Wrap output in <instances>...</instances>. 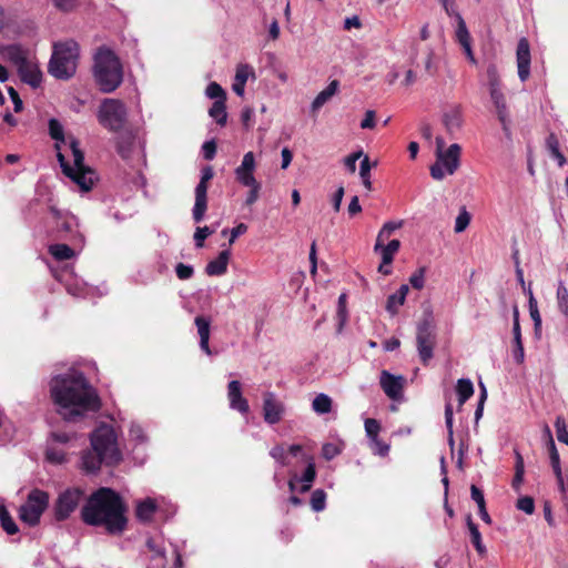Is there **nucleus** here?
<instances>
[{"label": "nucleus", "instance_id": "1", "mask_svg": "<svg viewBox=\"0 0 568 568\" xmlns=\"http://www.w3.org/2000/svg\"><path fill=\"white\" fill-rule=\"evenodd\" d=\"M50 394L57 413L67 422H78L101 407V399L93 386L80 372L52 378Z\"/></svg>", "mask_w": 568, "mask_h": 568}, {"label": "nucleus", "instance_id": "2", "mask_svg": "<svg viewBox=\"0 0 568 568\" xmlns=\"http://www.w3.org/2000/svg\"><path fill=\"white\" fill-rule=\"evenodd\" d=\"M49 134L55 140L57 158L62 172L71 179L81 191H90L97 180V174L91 168L84 164V154L79 148V142L73 138L65 141L63 126L55 119L49 121Z\"/></svg>", "mask_w": 568, "mask_h": 568}, {"label": "nucleus", "instance_id": "3", "mask_svg": "<svg viewBox=\"0 0 568 568\" xmlns=\"http://www.w3.org/2000/svg\"><path fill=\"white\" fill-rule=\"evenodd\" d=\"M125 507L110 488H100L90 496L81 510L82 520L91 526H104L111 534L122 532L126 525Z\"/></svg>", "mask_w": 568, "mask_h": 568}, {"label": "nucleus", "instance_id": "4", "mask_svg": "<svg viewBox=\"0 0 568 568\" xmlns=\"http://www.w3.org/2000/svg\"><path fill=\"white\" fill-rule=\"evenodd\" d=\"M91 450L83 453L81 457L82 469L94 473L101 464L114 465L121 460V453L116 444V436L112 427L102 425L91 436Z\"/></svg>", "mask_w": 568, "mask_h": 568}, {"label": "nucleus", "instance_id": "5", "mask_svg": "<svg viewBox=\"0 0 568 568\" xmlns=\"http://www.w3.org/2000/svg\"><path fill=\"white\" fill-rule=\"evenodd\" d=\"M97 118L104 129L113 133H121L116 141L118 152L122 158H128L133 138L125 132L128 110L124 103L116 99H104L99 106Z\"/></svg>", "mask_w": 568, "mask_h": 568}, {"label": "nucleus", "instance_id": "6", "mask_svg": "<svg viewBox=\"0 0 568 568\" xmlns=\"http://www.w3.org/2000/svg\"><path fill=\"white\" fill-rule=\"evenodd\" d=\"M93 77L100 91L111 93L123 81V68L118 55L106 47H100L93 57Z\"/></svg>", "mask_w": 568, "mask_h": 568}, {"label": "nucleus", "instance_id": "7", "mask_svg": "<svg viewBox=\"0 0 568 568\" xmlns=\"http://www.w3.org/2000/svg\"><path fill=\"white\" fill-rule=\"evenodd\" d=\"M79 45L73 40L55 43L49 62V73L61 80L70 79L77 71Z\"/></svg>", "mask_w": 568, "mask_h": 568}, {"label": "nucleus", "instance_id": "8", "mask_svg": "<svg viewBox=\"0 0 568 568\" xmlns=\"http://www.w3.org/2000/svg\"><path fill=\"white\" fill-rule=\"evenodd\" d=\"M445 144L443 136L436 138V162L430 166V175L437 181L443 180L446 174L453 175L460 165V145L453 143L445 149Z\"/></svg>", "mask_w": 568, "mask_h": 568}, {"label": "nucleus", "instance_id": "9", "mask_svg": "<svg viewBox=\"0 0 568 568\" xmlns=\"http://www.w3.org/2000/svg\"><path fill=\"white\" fill-rule=\"evenodd\" d=\"M48 505L49 495L43 490L33 489L29 493L26 503L20 506L19 517L29 526H36Z\"/></svg>", "mask_w": 568, "mask_h": 568}, {"label": "nucleus", "instance_id": "10", "mask_svg": "<svg viewBox=\"0 0 568 568\" xmlns=\"http://www.w3.org/2000/svg\"><path fill=\"white\" fill-rule=\"evenodd\" d=\"M83 499L84 491L80 488H68L60 493L53 506L54 518L59 521L68 519Z\"/></svg>", "mask_w": 568, "mask_h": 568}, {"label": "nucleus", "instance_id": "11", "mask_svg": "<svg viewBox=\"0 0 568 568\" xmlns=\"http://www.w3.org/2000/svg\"><path fill=\"white\" fill-rule=\"evenodd\" d=\"M416 344L422 363L427 365L433 358V351L436 345V332L430 321L425 320L418 324Z\"/></svg>", "mask_w": 568, "mask_h": 568}, {"label": "nucleus", "instance_id": "12", "mask_svg": "<svg viewBox=\"0 0 568 568\" xmlns=\"http://www.w3.org/2000/svg\"><path fill=\"white\" fill-rule=\"evenodd\" d=\"M214 172L211 166H206L202 170V175L199 184L195 187V202L192 210L193 220L196 223L203 221L206 209H207V187L210 180L213 179Z\"/></svg>", "mask_w": 568, "mask_h": 568}, {"label": "nucleus", "instance_id": "13", "mask_svg": "<svg viewBox=\"0 0 568 568\" xmlns=\"http://www.w3.org/2000/svg\"><path fill=\"white\" fill-rule=\"evenodd\" d=\"M440 121L447 134L455 139L464 125V108L459 103L446 104L442 110Z\"/></svg>", "mask_w": 568, "mask_h": 568}, {"label": "nucleus", "instance_id": "14", "mask_svg": "<svg viewBox=\"0 0 568 568\" xmlns=\"http://www.w3.org/2000/svg\"><path fill=\"white\" fill-rule=\"evenodd\" d=\"M285 414V406L276 395L272 392H266L263 395V417L265 423L274 425L281 422Z\"/></svg>", "mask_w": 568, "mask_h": 568}, {"label": "nucleus", "instance_id": "15", "mask_svg": "<svg viewBox=\"0 0 568 568\" xmlns=\"http://www.w3.org/2000/svg\"><path fill=\"white\" fill-rule=\"evenodd\" d=\"M379 384L387 397L393 400L402 398L405 386V378L402 375H393L387 371H382Z\"/></svg>", "mask_w": 568, "mask_h": 568}, {"label": "nucleus", "instance_id": "16", "mask_svg": "<svg viewBox=\"0 0 568 568\" xmlns=\"http://www.w3.org/2000/svg\"><path fill=\"white\" fill-rule=\"evenodd\" d=\"M517 68L518 77L525 82L530 74V48L529 42L526 38H521L517 45Z\"/></svg>", "mask_w": 568, "mask_h": 568}, {"label": "nucleus", "instance_id": "17", "mask_svg": "<svg viewBox=\"0 0 568 568\" xmlns=\"http://www.w3.org/2000/svg\"><path fill=\"white\" fill-rule=\"evenodd\" d=\"M227 399L230 407L241 414H247L250 410L246 398L242 395V385L239 381H231L227 385Z\"/></svg>", "mask_w": 568, "mask_h": 568}, {"label": "nucleus", "instance_id": "18", "mask_svg": "<svg viewBox=\"0 0 568 568\" xmlns=\"http://www.w3.org/2000/svg\"><path fill=\"white\" fill-rule=\"evenodd\" d=\"M18 72L21 77V80L28 83L33 89L40 87L42 82V72L40 71L39 65L34 61L28 59L20 67H18Z\"/></svg>", "mask_w": 568, "mask_h": 568}, {"label": "nucleus", "instance_id": "19", "mask_svg": "<svg viewBox=\"0 0 568 568\" xmlns=\"http://www.w3.org/2000/svg\"><path fill=\"white\" fill-rule=\"evenodd\" d=\"M457 27H456V40L463 48L467 59L470 63L476 64L477 60L474 55L473 49H471V37L470 33L466 27V23L463 19V17H458Z\"/></svg>", "mask_w": 568, "mask_h": 568}, {"label": "nucleus", "instance_id": "20", "mask_svg": "<svg viewBox=\"0 0 568 568\" xmlns=\"http://www.w3.org/2000/svg\"><path fill=\"white\" fill-rule=\"evenodd\" d=\"M231 257V252L229 250H223L220 252L219 256L215 260H212L207 263L205 267V272L210 276H221L226 273L227 264Z\"/></svg>", "mask_w": 568, "mask_h": 568}, {"label": "nucleus", "instance_id": "21", "mask_svg": "<svg viewBox=\"0 0 568 568\" xmlns=\"http://www.w3.org/2000/svg\"><path fill=\"white\" fill-rule=\"evenodd\" d=\"M194 322L200 336V347L205 354L211 355L212 352L209 345L211 321L204 316H196Z\"/></svg>", "mask_w": 568, "mask_h": 568}, {"label": "nucleus", "instance_id": "22", "mask_svg": "<svg viewBox=\"0 0 568 568\" xmlns=\"http://www.w3.org/2000/svg\"><path fill=\"white\" fill-rule=\"evenodd\" d=\"M0 53L17 68L28 60V52L19 44L4 45Z\"/></svg>", "mask_w": 568, "mask_h": 568}, {"label": "nucleus", "instance_id": "23", "mask_svg": "<svg viewBox=\"0 0 568 568\" xmlns=\"http://www.w3.org/2000/svg\"><path fill=\"white\" fill-rule=\"evenodd\" d=\"M339 83L337 80H333L329 84L322 90L313 100L311 110L316 113L325 103H327L338 91Z\"/></svg>", "mask_w": 568, "mask_h": 568}, {"label": "nucleus", "instance_id": "24", "mask_svg": "<svg viewBox=\"0 0 568 568\" xmlns=\"http://www.w3.org/2000/svg\"><path fill=\"white\" fill-rule=\"evenodd\" d=\"M408 292H409L408 285L403 284L396 293L388 296L387 303H386V311L392 316H394L398 313L399 307L405 303Z\"/></svg>", "mask_w": 568, "mask_h": 568}, {"label": "nucleus", "instance_id": "25", "mask_svg": "<svg viewBox=\"0 0 568 568\" xmlns=\"http://www.w3.org/2000/svg\"><path fill=\"white\" fill-rule=\"evenodd\" d=\"M490 99L496 108L498 119L505 125L507 120V104L500 87L489 88Z\"/></svg>", "mask_w": 568, "mask_h": 568}, {"label": "nucleus", "instance_id": "26", "mask_svg": "<svg viewBox=\"0 0 568 568\" xmlns=\"http://www.w3.org/2000/svg\"><path fill=\"white\" fill-rule=\"evenodd\" d=\"M400 242L398 240H390L386 245L385 242H381V246L377 247V242L374 245V252L379 253L384 264H392L395 254L398 252Z\"/></svg>", "mask_w": 568, "mask_h": 568}, {"label": "nucleus", "instance_id": "27", "mask_svg": "<svg viewBox=\"0 0 568 568\" xmlns=\"http://www.w3.org/2000/svg\"><path fill=\"white\" fill-rule=\"evenodd\" d=\"M50 212L57 220L62 219V222L60 224H58L59 231H62L65 233H72L74 231V229L78 226V220L74 215L62 214L59 210H57L53 206L50 207Z\"/></svg>", "mask_w": 568, "mask_h": 568}, {"label": "nucleus", "instance_id": "28", "mask_svg": "<svg viewBox=\"0 0 568 568\" xmlns=\"http://www.w3.org/2000/svg\"><path fill=\"white\" fill-rule=\"evenodd\" d=\"M156 510V503L152 498L139 501L136 505V517L142 521H149Z\"/></svg>", "mask_w": 568, "mask_h": 568}, {"label": "nucleus", "instance_id": "29", "mask_svg": "<svg viewBox=\"0 0 568 568\" xmlns=\"http://www.w3.org/2000/svg\"><path fill=\"white\" fill-rule=\"evenodd\" d=\"M513 357L514 361L519 365L525 361L521 329L517 327H513Z\"/></svg>", "mask_w": 568, "mask_h": 568}, {"label": "nucleus", "instance_id": "30", "mask_svg": "<svg viewBox=\"0 0 568 568\" xmlns=\"http://www.w3.org/2000/svg\"><path fill=\"white\" fill-rule=\"evenodd\" d=\"M456 392L458 395L459 406H463L467 399L474 394V386L470 379L460 378L457 381Z\"/></svg>", "mask_w": 568, "mask_h": 568}, {"label": "nucleus", "instance_id": "31", "mask_svg": "<svg viewBox=\"0 0 568 568\" xmlns=\"http://www.w3.org/2000/svg\"><path fill=\"white\" fill-rule=\"evenodd\" d=\"M548 452H549L551 467L557 477L558 484H559L560 488L564 489V478H562L561 467H560V457H559L557 447L555 445V442L550 443V446H548Z\"/></svg>", "mask_w": 568, "mask_h": 568}, {"label": "nucleus", "instance_id": "32", "mask_svg": "<svg viewBox=\"0 0 568 568\" xmlns=\"http://www.w3.org/2000/svg\"><path fill=\"white\" fill-rule=\"evenodd\" d=\"M315 477H316L315 464L313 463L312 458H308V464H307L306 469L304 470L302 477L297 479L300 483H302L300 491L301 493L308 491L312 487L313 481L315 480Z\"/></svg>", "mask_w": 568, "mask_h": 568}, {"label": "nucleus", "instance_id": "33", "mask_svg": "<svg viewBox=\"0 0 568 568\" xmlns=\"http://www.w3.org/2000/svg\"><path fill=\"white\" fill-rule=\"evenodd\" d=\"M403 221H388L386 222L377 234V247L381 246V242H386L392 234L403 226Z\"/></svg>", "mask_w": 568, "mask_h": 568}, {"label": "nucleus", "instance_id": "34", "mask_svg": "<svg viewBox=\"0 0 568 568\" xmlns=\"http://www.w3.org/2000/svg\"><path fill=\"white\" fill-rule=\"evenodd\" d=\"M209 114L216 121L217 124L222 126L225 125L227 120L225 101L216 100L212 104Z\"/></svg>", "mask_w": 568, "mask_h": 568}, {"label": "nucleus", "instance_id": "35", "mask_svg": "<svg viewBox=\"0 0 568 568\" xmlns=\"http://www.w3.org/2000/svg\"><path fill=\"white\" fill-rule=\"evenodd\" d=\"M377 165V162L371 163L369 158L365 155L361 162L359 176L366 190H372L371 170Z\"/></svg>", "mask_w": 568, "mask_h": 568}, {"label": "nucleus", "instance_id": "36", "mask_svg": "<svg viewBox=\"0 0 568 568\" xmlns=\"http://www.w3.org/2000/svg\"><path fill=\"white\" fill-rule=\"evenodd\" d=\"M0 524L8 535H14L19 530L18 526L16 525L14 520L3 504L0 505Z\"/></svg>", "mask_w": 568, "mask_h": 568}, {"label": "nucleus", "instance_id": "37", "mask_svg": "<svg viewBox=\"0 0 568 568\" xmlns=\"http://www.w3.org/2000/svg\"><path fill=\"white\" fill-rule=\"evenodd\" d=\"M312 408L317 414H327L332 409V399L326 394H318L312 402Z\"/></svg>", "mask_w": 568, "mask_h": 568}, {"label": "nucleus", "instance_id": "38", "mask_svg": "<svg viewBox=\"0 0 568 568\" xmlns=\"http://www.w3.org/2000/svg\"><path fill=\"white\" fill-rule=\"evenodd\" d=\"M49 252L58 261L70 260L74 256V251L67 244L50 245Z\"/></svg>", "mask_w": 568, "mask_h": 568}, {"label": "nucleus", "instance_id": "39", "mask_svg": "<svg viewBox=\"0 0 568 568\" xmlns=\"http://www.w3.org/2000/svg\"><path fill=\"white\" fill-rule=\"evenodd\" d=\"M467 527H468L469 532H470L471 542L475 546L476 550L480 555L485 554L486 548H485V546H484V544L481 541V535H480V532L478 530L477 525L473 523L470 516L467 517Z\"/></svg>", "mask_w": 568, "mask_h": 568}, {"label": "nucleus", "instance_id": "40", "mask_svg": "<svg viewBox=\"0 0 568 568\" xmlns=\"http://www.w3.org/2000/svg\"><path fill=\"white\" fill-rule=\"evenodd\" d=\"M47 459L52 464H63L67 462V454L65 452L58 447L57 445L50 444L47 453H45Z\"/></svg>", "mask_w": 568, "mask_h": 568}, {"label": "nucleus", "instance_id": "41", "mask_svg": "<svg viewBox=\"0 0 568 568\" xmlns=\"http://www.w3.org/2000/svg\"><path fill=\"white\" fill-rule=\"evenodd\" d=\"M146 547L153 552L152 559L156 560V566L163 568L165 566V551L152 538L148 539Z\"/></svg>", "mask_w": 568, "mask_h": 568}, {"label": "nucleus", "instance_id": "42", "mask_svg": "<svg viewBox=\"0 0 568 568\" xmlns=\"http://www.w3.org/2000/svg\"><path fill=\"white\" fill-rule=\"evenodd\" d=\"M547 148L550 152V155L558 161L559 166H562L566 163V158L559 151V143L557 138L554 134H550L547 139Z\"/></svg>", "mask_w": 568, "mask_h": 568}, {"label": "nucleus", "instance_id": "43", "mask_svg": "<svg viewBox=\"0 0 568 568\" xmlns=\"http://www.w3.org/2000/svg\"><path fill=\"white\" fill-rule=\"evenodd\" d=\"M470 221H471L470 213L466 210L465 206H463L459 210V213H458V215H457V217L455 220L454 231L456 233L464 232L469 226Z\"/></svg>", "mask_w": 568, "mask_h": 568}, {"label": "nucleus", "instance_id": "44", "mask_svg": "<svg viewBox=\"0 0 568 568\" xmlns=\"http://www.w3.org/2000/svg\"><path fill=\"white\" fill-rule=\"evenodd\" d=\"M311 507L314 511L318 513L326 507V493L323 489H315L311 497Z\"/></svg>", "mask_w": 568, "mask_h": 568}, {"label": "nucleus", "instance_id": "45", "mask_svg": "<svg viewBox=\"0 0 568 568\" xmlns=\"http://www.w3.org/2000/svg\"><path fill=\"white\" fill-rule=\"evenodd\" d=\"M557 303L560 312L568 317V288L562 283L557 288Z\"/></svg>", "mask_w": 568, "mask_h": 568}, {"label": "nucleus", "instance_id": "46", "mask_svg": "<svg viewBox=\"0 0 568 568\" xmlns=\"http://www.w3.org/2000/svg\"><path fill=\"white\" fill-rule=\"evenodd\" d=\"M555 427L557 439L568 446V424L562 416H557Z\"/></svg>", "mask_w": 568, "mask_h": 568}, {"label": "nucleus", "instance_id": "47", "mask_svg": "<svg viewBox=\"0 0 568 568\" xmlns=\"http://www.w3.org/2000/svg\"><path fill=\"white\" fill-rule=\"evenodd\" d=\"M337 317L339 320L338 331H342V328L345 325L346 320H347L346 294H344V293L341 294L338 297Z\"/></svg>", "mask_w": 568, "mask_h": 568}, {"label": "nucleus", "instance_id": "48", "mask_svg": "<svg viewBox=\"0 0 568 568\" xmlns=\"http://www.w3.org/2000/svg\"><path fill=\"white\" fill-rule=\"evenodd\" d=\"M206 95L210 99H216L225 101L226 94L225 91L222 89V87L216 82H211L205 90Z\"/></svg>", "mask_w": 568, "mask_h": 568}, {"label": "nucleus", "instance_id": "49", "mask_svg": "<svg viewBox=\"0 0 568 568\" xmlns=\"http://www.w3.org/2000/svg\"><path fill=\"white\" fill-rule=\"evenodd\" d=\"M253 172L254 171L235 170V175L240 183H242L245 186H252V185L258 184V182L254 178Z\"/></svg>", "mask_w": 568, "mask_h": 568}, {"label": "nucleus", "instance_id": "50", "mask_svg": "<svg viewBox=\"0 0 568 568\" xmlns=\"http://www.w3.org/2000/svg\"><path fill=\"white\" fill-rule=\"evenodd\" d=\"M517 508L524 511L527 515H531L535 511V503L534 499L529 496L520 497L517 500Z\"/></svg>", "mask_w": 568, "mask_h": 568}, {"label": "nucleus", "instance_id": "51", "mask_svg": "<svg viewBox=\"0 0 568 568\" xmlns=\"http://www.w3.org/2000/svg\"><path fill=\"white\" fill-rule=\"evenodd\" d=\"M379 429H381V426L376 419L367 418L365 420V430L372 442L375 440V438H378Z\"/></svg>", "mask_w": 568, "mask_h": 568}, {"label": "nucleus", "instance_id": "52", "mask_svg": "<svg viewBox=\"0 0 568 568\" xmlns=\"http://www.w3.org/2000/svg\"><path fill=\"white\" fill-rule=\"evenodd\" d=\"M213 232L214 230L210 229L209 226L197 227L194 233L195 245L197 247H202L204 240L209 237Z\"/></svg>", "mask_w": 568, "mask_h": 568}, {"label": "nucleus", "instance_id": "53", "mask_svg": "<svg viewBox=\"0 0 568 568\" xmlns=\"http://www.w3.org/2000/svg\"><path fill=\"white\" fill-rule=\"evenodd\" d=\"M410 285L416 290H422L425 285V268L422 267L418 271H416L410 277H409Z\"/></svg>", "mask_w": 568, "mask_h": 568}, {"label": "nucleus", "instance_id": "54", "mask_svg": "<svg viewBox=\"0 0 568 568\" xmlns=\"http://www.w3.org/2000/svg\"><path fill=\"white\" fill-rule=\"evenodd\" d=\"M445 423L446 427L448 429V442L450 446L454 445V438H453V407L450 404H447L445 407Z\"/></svg>", "mask_w": 568, "mask_h": 568}, {"label": "nucleus", "instance_id": "55", "mask_svg": "<svg viewBox=\"0 0 568 568\" xmlns=\"http://www.w3.org/2000/svg\"><path fill=\"white\" fill-rule=\"evenodd\" d=\"M487 80L489 88L500 87L499 73L495 64L488 65Z\"/></svg>", "mask_w": 568, "mask_h": 568}, {"label": "nucleus", "instance_id": "56", "mask_svg": "<svg viewBox=\"0 0 568 568\" xmlns=\"http://www.w3.org/2000/svg\"><path fill=\"white\" fill-rule=\"evenodd\" d=\"M440 4L443 6L445 12L447 16L455 18L456 21H458V17H462L460 13L457 11L456 2L455 0H438Z\"/></svg>", "mask_w": 568, "mask_h": 568}, {"label": "nucleus", "instance_id": "57", "mask_svg": "<svg viewBox=\"0 0 568 568\" xmlns=\"http://www.w3.org/2000/svg\"><path fill=\"white\" fill-rule=\"evenodd\" d=\"M339 453L338 446L332 443H326L322 447V455L326 460L335 458Z\"/></svg>", "mask_w": 568, "mask_h": 568}, {"label": "nucleus", "instance_id": "58", "mask_svg": "<svg viewBox=\"0 0 568 568\" xmlns=\"http://www.w3.org/2000/svg\"><path fill=\"white\" fill-rule=\"evenodd\" d=\"M236 170L240 171H254L255 170V158L253 152H247L244 154L242 163Z\"/></svg>", "mask_w": 568, "mask_h": 568}, {"label": "nucleus", "instance_id": "59", "mask_svg": "<svg viewBox=\"0 0 568 568\" xmlns=\"http://www.w3.org/2000/svg\"><path fill=\"white\" fill-rule=\"evenodd\" d=\"M253 118L254 110L250 106H246L241 112V121L246 130H250L253 126Z\"/></svg>", "mask_w": 568, "mask_h": 568}, {"label": "nucleus", "instance_id": "60", "mask_svg": "<svg viewBox=\"0 0 568 568\" xmlns=\"http://www.w3.org/2000/svg\"><path fill=\"white\" fill-rule=\"evenodd\" d=\"M176 276L180 280H189L192 277L194 271L190 265H185L183 263H179L175 267Z\"/></svg>", "mask_w": 568, "mask_h": 568}, {"label": "nucleus", "instance_id": "61", "mask_svg": "<svg viewBox=\"0 0 568 568\" xmlns=\"http://www.w3.org/2000/svg\"><path fill=\"white\" fill-rule=\"evenodd\" d=\"M270 455L272 458H274L276 462H278L282 466L286 465V454L283 446L277 445L273 447L270 452Z\"/></svg>", "mask_w": 568, "mask_h": 568}, {"label": "nucleus", "instance_id": "62", "mask_svg": "<svg viewBox=\"0 0 568 568\" xmlns=\"http://www.w3.org/2000/svg\"><path fill=\"white\" fill-rule=\"evenodd\" d=\"M375 118H376V113H375V111H373V110H367V111L365 112V116H364V119H363V120H362V122H361V128H362V129H371V130H372V129H374V128L376 126V120H375Z\"/></svg>", "mask_w": 568, "mask_h": 568}, {"label": "nucleus", "instance_id": "63", "mask_svg": "<svg viewBox=\"0 0 568 568\" xmlns=\"http://www.w3.org/2000/svg\"><path fill=\"white\" fill-rule=\"evenodd\" d=\"M372 449L379 456H386L388 454L389 446L378 438H375V440L372 442Z\"/></svg>", "mask_w": 568, "mask_h": 568}, {"label": "nucleus", "instance_id": "64", "mask_svg": "<svg viewBox=\"0 0 568 568\" xmlns=\"http://www.w3.org/2000/svg\"><path fill=\"white\" fill-rule=\"evenodd\" d=\"M130 437L136 443L141 444L145 440V434L141 426L132 425L130 428Z\"/></svg>", "mask_w": 568, "mask_h": 568}]
</instances>
